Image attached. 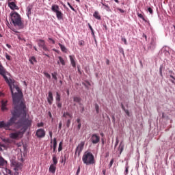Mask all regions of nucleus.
<instances>
[{
	"mask_svg": "<svg viewBox=\"0 0 175 175\" xmlns=\"http://www.w3.org/2000/svg\"><path fill=\"white\" fill-rule=\"evenodd\" d=\"M113 163H114V159H112L109 163V166L111 167L113 166Z\"/></svg>",
	"mask_w": 175,
	"mask_h": 175,
	"instance_id": "obj_45",
	"label": "nucleus"
},
{
	"mask_svg": "<svg viewBox=\"0 0 175 175\" xmlns=\"http://www.w3.org/2000/svg\"><path fill=\"white\" fill-rule=\"evenodd\" d=\"M66 116L70 117V118H72V114H70V113L69 112H64L63 114V117H64L65 118H66Z\"/></svg>",
	"mask_w": 175,
	"mask_h": 175,
	"instance_id": "obj_32",
	"label": "nucleus"
},
{
	"mask_svg": "<svg viewBox=\"0 0 175 175\" xmlns=\"http://www.w3.org/2000/svg\"><path fill=\"white\" fill-rule=\"evenodd\" d=\"M48 114H49L50 118H53V115L51 114V112L49 111Z\"/></svg>",
	"mask_w": 175,
	"mask_h": 175,
	"instance_id": "obj_61",
	"label": "nucleus"
},
{
	"mask_svg": "<svg viewBox=\"0 0 175 175\" xmlns=\"http://www.w3.org/2000/svg\"><path fill=\"white\" fill-rule=\"evenodd\" d=\"M10 18L14 27H17L19 29L24 28V23L21 20V16L18 13L16 12H11Z\"/></svg>",
	"mask_w": 175,
	"mask_h": 175,
	"instance_id": "obj_2",
	"label": "nucleus"
},
{
	"mask_svg": "<svg viewBox=\"0 0 175 175\" xmlns=\"http://www.w3.org/2000/svg\"><path fill=\"white\" fill-rule=\"evenodd\" d=\"M51 10L53 13H55L56 17L57 20H63L64 19V14L61 10H59V6L56 4H53L51 7Z\"/></svg>",
	"mask_w": 175,
	"mask_h": 175,
	"instance_id": "obj_4",
	"label": "nucleus"
},
{
	"mask_svg": "<svg viewBox=\"0 0 175 175\" xmlns=\"http://www.w3.org/2000/svg\"><path fill=\"white\" fill-rule=\"evenodd\" d=\"M58 45L59 46V47H60L62 51H63V53H66L68 51V49H66L65 45H63L61 43H59Z\"/></svg>",
	"mask_w": 175,
	"mask_h": 175,
	"instance_id": "obj_20",
	"label": "nucleus"
},
{
	"mask_svg": "<svg viewBox=\"0 0 175 175\" xmlns=\"http://www.w3.org/2000/svg\"><path fill=\"white\" fill-rule=\"evenodd\" d=\"M8 6L9 8H10V9H12V10H18V6H17V5H16V3H14V1H12L11 3H8Z\"/></svg>",
	"mask_w": 175,
	"mask_h": 175,
	"instance_id": "obj_11",
	"label": "nucleus"
},
{
	"mask_svg": "<svg viewBox=\"0 0 175 175\" xmlns=\"http://www.w3.org/2000/svg\"><path fill=\"white\" fill-rule=\"evenodd\" d=\"M118 150L120 151V154L121 155V154H122V152L124 151V144H122V142H120Z\"/></svg>",
	"mask_w": 175,
	"mask_h": 175,
	"instance_id": "obj_24",
	"label": "nucleus"
},
{
	"mask_svg": "<svg viewBox=\"0 0 175 175\" xmlns=\"http://www.w3.org/2000/svg\"><path fill=\"white\" fill-rule=\"evenodd\" d=\"M23 135H24L23 131L22 132V131H18L15 133H11L10 134V139H18V137H20V136H23Z\"/></svg>",
	"mask_w": 175,
	"mask_h": 175,
	"instance_id": "obj_7",
	"label": "nucleus"
},
{
	"mask_svg": "<svg viewBox=\"0 0 175 175\" xmlns=\"http://www.w3.org/2000/svg\"><path fill=\"white\" fill-rule=\"evenodd\" d=\"M36 136L37 137H44L46 136V131L43 129H39L36 131Z\"/></svg>",
	"mask_w": 175,
	"mask_h": 175,
	"instance_id": "obj_9",
	"label": "nucleus"
},
{
	"mask_svg": "<svg viewBox=\"0 0 175 175\" xmlns=\"http://www.w3.org/2000/svg\"><path fill=\"white\" fill-rule=\"evenodd\" d=\"M93 16L95 17L96 20H100V15H99V12H98V11H96L94 13Z\"/></svg>",
	"mask_w": 175,
	"mask_h": 175,
	"instance_id": "obj_28",
	"label": "nucleus"
},
{
	"mask_svg": "<svg viewBox=\"0 0 175 175\" xmlns=\"http://www.w3.org/2000/svg\"><path fill=\"white\" fill-rule=\"evenodd\" d=\"M53 153L57 154V138L53 139Z\"/></svg>",
	"mask_w": 175,
	"mask_h": 175,
	"instance_id": "obj_15",
	"label": "nucleus"
},
{
	"mask_svg": "<svg viewBox=\"0 0 175 175\" xmlns=\"http://www.w3.org/2000/svg\"><path fill=\"white\" fill-rule=\"evenodd\" d=\"M18 39L19 40H24V42H25V38H21L20 37V36H18Z\"/></svg>",
	"mask_w": 175,
	"mask_h": 175,
	"instance_id": "obj_60",
	"label": "nucleus"
},
{
	"mask_svg": "<svg viewBox=\"0 0 175 175\" xmlns=\"http://www.w3.org/2000/svg\"><path fill=\"white\" fill-rule=\"evenodd\" d=\"M46 44V42L43 40H38V46L40 47H43Z\"/></svg>",
	"mask_w": 175,
	"mask_h": 175,
	"instance_id": "obj_22",
	"label": "nucleus"
},
{
	"mask_svg": "<svg viewBox=\"0 0 175 175\" xmlns=\"http://www.w3.org/2000/svg\"><path fill=\"white\" fill-rule=\"evenodd\" d=\"M29 61L31 65H33L34 62H37L36 57L35 56H32L29 59Z\"/></svg>",
	"mask_w": 175,
	"mask_h": 175,
	"instance_id": "obj_25",
	"label": "nucleus"
},
{
	"mask_svg": "<svg viewBox=\"0 0 175 175\" xmlns=\"http://www.w3.org/2000/svg\"><path fill=\"white\" fill-rule=\"evenodd\" d=\"M49 40H51V42H52L53 44H55V41L53 38H49Z\"/></svg>",
	"mask_w": 175,
	"mask_h": 175,
	"instance_id": "obj_55",
	"label": "nucleus"
},
{
	"mask_svg": "<svg viewBox=\"0 0 175 175\" xmlns=\"http://www.w3.org/2000/svg\"><path fill=\"white\" fill-rule=\"evenodd\" d=\"M91 32H92V35L93 38H94V39H95V33H94V30L91 31Z\"/></svg>",
	"mask_w": 175,
	"mask_h": 175,
	"instance_id": "obj_62",
	"label": "nucleus"
},
{
	"mask_svg": "<svg viewBox=\"0 0 175 175\" xmlns=\"http://www.w3.org/2000/svg\"><path fill=\"white\" fill-rule=\"evenodd\" d=\"M5 171H6V173H8V174H12V171L10 170L6 169Z\"/></svg>",
	"mask_w": 175,
	"mask_h": 175,
	"instance_id": "obj_52",
	"label": "nucleus"
},
{
	"mask_svg": "<svg viewBox=\"0 0 175 175\" xmlns=\"http://www.w3.org/2000/svg\"><path fill=\"white\" fill-rule=\"evenodd\" d=\"M12 165L14 166V170H15V172H18V170L23 169V165L21 163L14 161L12 163Z\"/></svg>",
	"mask_w": 175,
	"mask_h": 175,
	"instance_id": "obj_10",
	"label": "nucleus"
},
{
	"mask_svg": "<svg viewBox=\"0 0 175 175\" xmlns=\"http://www.w3.org/2000/svg\"><path fill=\"white\" fill-rule=\"evenodd\" d=\"M70 61L71 62V65L73 68H76V61H75V55L69 56Z\"/></svg>",
	"mask_w": 175,
	"mask_h": 175,
	"instance_id": "obj_14",
	"label": "nucleus"
},
{
	"mask_svg": "<svg viewBox=\"0 0 175 175\" xmlns=\"http://www.w3.org/2000/svg\"><path fill=\"white\" fill-rule=\"evenodd\" d=\"M70 122H71V120L68 119L66 122V126L67 128H69V126H70Z\"/></svg>",
	"mask_w": 175,
	"mask_h": 175,
	"instance_id": "obj_39",
	"label": "nucleus"
},
{
	"mask_svg": "<svg viewBox=\"0 0 175 175\" xmlns=\"http://www.w3.org/2000/svg\"><path fill=\"white\" fill-rule=\"evenodd\" d=\"M43 125H44L43 122H40V123H38L37 126L38 128H40V127L43 126Z\"/></svg>",
	"mask_w": 175,
	"mask_h": 175,
	"instance_id": "obj_46",
	"label": "nucleus"
},
{
	"mask_svg": "<svg viewBox=\"0 0 175 175\" xmlns=\"http://www.w3.org/2000/svg\"><path fill=\"white\" fill-rule=\"evenodd\" d=\"M74 102H76L77 103H80V102H81V98L80 97H74Z\"/></svg>",
	"mask_w": 175,
	"mask_h": 175,
	"instance_id": "obj_31",
	"label": "nucleus"
},
{
	"mask_svg": "<svg viewBox=\"0 0 175 175\" xmlns=\"http://www.w3.org/2000/svg\"><path fill=\"white\" fill-rule=\"evenodd\" d=\"M44 75L45 76V77H46V79H49L50 80V79H51V75H50V74H49V72H44Z\"/></svg>",
	"mask_w": 175,
	"mask_h": 175,
	"instance_id": "obj_35",
	"label": "nucleus"
},
{
	"mask_svg": "<svg viewBox=\"0 0 175 175\" xmlns=\"http://www.w3.org/2000/svg\"><path fill=\"white\" fill-rule=\"evenodd\" d=\"M56 165H54L53 164H51L49 167V172L50 173H53L54 174V173H55V170L57 169V167H55Z\"/></svg>",
	"mask_w": 175,
	"mask_h": 175,
	"instance_id": "obj_18",
	"label": "nucleus"
},
{
	"mask_svg": "<svg viewBox=\"0 0 175 175\" xmlns=\"http://www.w3.org/2000/svg\"><path fill=\"white\" fill-rule=\"evenodd\" d=\"M148 12H149L150 14H152V13H154L152 8H151L150 7L148 8Z\"/></svg>",
	"mask_w": 175,
	"mask_h": 175,
	"instance_id": "obj_41",
	"label": "nucleus"
},
{
	"mask_svg": "<svg viewBox=\"0 0 175 175\" xmlns=\"http://www.w3.org/2000/svg\"><path fill=\"white\" fill-rule=\"evenodd\" d=\"M68 6L70 8L71 10H72L74 12L76 10L75 8L70 5V3H68Z\"/></svg>",
	"mask_w": 175,
	"mask_h": 175,
	"instance_id": "obj_50",
	"label": "nucleus"
},
{
	"mask_svg": "<svg viewBox=\"0 0 175 175\" xmlns=\"http://www.w3.org/2000/svg\"><path fill=\"white\" fill-rule=\"evenodd\" d=\"M4 70H5V68L2 66V64L0 62V75H3Z\"/></svg>",
	"mask_w": 175,
	"mask_h": 175,
	"instance_id": "obj_33",
	"label": "nucleus"
},
{
	"mask_svg": "<svg viewBox=\"0 0 175 175\" xmlns=\"http://www.w3.org/2000/svg\"><path fill=\"white\" fill-rule=\"evenodd\" d=\"M82 161L85 165H94L95 163V157L91 152H85L82 157Z\"/></svg>",
	"mask_w": 175,
	"mask_h": 175,
	"instance_id": "obj_3",
	"label": "nucleus"
},
{
	"mask_svg": "<svg viewBox=\"0 0 175 175\" xmlns=\"http://www.w3.org/2000/svg\"><path fill=\"white\" fill-rule=\"evenodd\" d=\"M129 171V166L128 165V163L126 164V170H125V173L126 174H128Z\"/></svg>",
	"mask_w": 175,
	"mask_h": 175,
	"instance_id": "obj_38",
	"label": "nucleus"
},
{
	"mask_svg": "<svg viewBox=\"0 0 175 175\" xmlns=\"http://www.w3.org/2000/svg\"><path fill=\"white\" fill-rule=\"evenodd\" d=\"M121 106H122V110H124V111L125 110H126V109H125V107L124 106V104H122Z\"/></svg>",
	"mask_w": 175,
	"mask_h": 175,
	"instance_id": "obj_63",
	"label": "nucleus"
},
{
	"mask_svg": "<svg viewBox=\"0 0 175 175\" xmlns=\"http://www.w3.org/2000/svg\"><path fill=\"white\" fill-rule=\"evenodd\" d=\"M155 46H157V42H155L154 40H152L150 42V46H149L148 49H150V50H154Z\"/></svg>",
	"mask_w": 175,
	"mask_h": 175,
	"instance_id": "obj_17",
	"label": "nucleus"
},
{
	"mask_svg": "<svg viewBox=\"0 0 175 175\" xmlns=\"http://www.w3.org/2000/svg\"><path fill=\"white\" fill-rule=\"evenodd\" d=\"M102 5L105 6V9L107 10V12H110V7H109V4L106 3L105 1H103Z\"/></svg>",
	"mask_w": 175,
	"mask_h": 175,
	"instance_id": "obj_26",
	"label": "nucleus"
},
{
	"mask_svg": "<svg viewBox=\"0 0 175 175\" xmlns=\"http://www.w3.org/2000/svg\"><path fill=\"white\" fill-rule=\"evenodd\" d=\"M77 122L78 124L77 125V129L79 131L81 129V118H77Z\"/></svg>",
	"mask_w": 175,
	"mask_h": 175,
	"instance_id": "obj_27",
	"label": "nucleus"
},
{
	"mask_svg": "<svg viewBox=\"0 0 175 175\" xmlns=\"http://www.w3.org/2000/svg\"><path fill=\"white\" fill-rule=\"evenodd\" d=\"M80 173V167H78L76 175H79Z\"/></svg>",
	"mask_w": 175,
	"mask_h": 175,
	"instance_id": "obj_58",
	"label": "nucleus"
},
{
	"mask_svg": "<svg viewBox=\"0 0 175 175\" xmlns=\"http://www.w3.org/2000/svg\"><path fill=\"white\" fill-rule=\"evenodd\" d=\"M57 102H61V94L58 93V92H56V97H55Z\"/></svg>",
	"mask_w": 175,
	"mask_h": 175,
	"instance_id": "obj_29",
	"label": "nucleus"
},
{
	"mask_svg": "<svg viewBox=\"0 0 175 175\" xmlns=\"http://www.w3.org/2000/svg\"><path fill=\"white\" fill-rule=\"evenodd\" d=\"M122 42H124V44H128V42H126V38H122Z\"/></svg>",
	"mask_w": 175,
	"mask_h": 175,
	"instance_id": "obj_44",
	"label": "nucleus"
},
{
	"mask_svg": "<svg viewBox=\"0 0 175 175\" xmlns=\"http://www.w3.org/2000/svg\"><path fill=\"white\" fill-rule=\"evenodd\" d=\"M5 58H6V59H8V61H10V55H5Z\"/></svg>",
	"mask_w": 175,
	"mask_h": 175,
	"instance_id": "obj_53",
	"label": "nucleus"
},
{
	"mask_svg": "<svg viewBox=\"0 0 175 175\" xmlns=\"http://www.w3.org/2000/svg\"><path fill=\"white\" fill-rule=\"evenodd\" d=\"M62 128V122H60L59 123V131H61Z\"/></svg>",
	"mask_w": 175,
	"mask_h": 175,
	"instance_id": "obj_51",
	"label": "nucleus"
},
{
	"mask_svg": "<svg viewBox=\"0 0 175 175\" xmlns=\"http://www.w3.org/2000/svg\"><path fill=\"white\" fill-rule=\"evenodd\" d=\"M49 40H51V42H52L53 44H55V41L53 38H49Z\"/></svg>",
	"mask_w": 175,
	"mask_h": 175,
	"instance_id": "obj_54",
	"label": "nucleus"
},
{
	"mask_svg": "<svg viewBox=\"0 0 175 175\" xmlns=\"http://www.w3.org/2000/svg\"><path fill=\"white\" fill-rule=\"evenodd\" d=\"M49 136H50L51 139H53V132L52 131H49Z\"/></svg>",
	"mask_w": 175,
	"mask_h": 175,
	"instance_id": "obj_57",
	"label": "nucleus"
},
{
	"mask_svg": "<svg viewBox=\"0 0 175 175\" xmlns=\"http://www.w3.org/2000/svg\"><path fill=\"white\" fill-rule=\"evenodd\" d=\"M118 10H119V12H120V13H125V11L122 9L118 8Z\"/></svg>",
	"mask_w": 175,
	"mask_h": 175,
	"instance_id": "obj_56",
	"label": "nucleus"
},
{
	"mask_svg": "<svg viewBox=\"0 0 175 175\" xmlns=\"http://www.w3.org/2000/svg\"><path fill=\"white\" fill-rule=\"evenodd\" d=\"M57 72L52 73V77L53 79H54V80H55V81H58V77H57Z\"/></svg>",
	"mask_w": 175,
	"mask_h": 175,
	"instance_id": "obj_34",
	"label": "nucleus"
},
{
	"mask_svg": "<svg viewBox=\"0 0 175 175\" xmlns=\"http://www.w3.org/2000/svg\"><path fill=\"white\" fill-rule=\"evenodd\" d=\"M84 40H80L79 41V46H84Z\"/></svg>",
	"mask_w": 175,
	"mask_h": 175,
	"instance_id": "obj_43",
	"label": "nucleus"
},
{
	"mask_svg": "<svg viewBox=\"0 0 175 175\" xmlns=\"http://www.w3.org/2000/svg\"><path fill=\"white\" fill-rule=\"evenodd\" d=\"M56 105L59 109H61V107H62V103H61L59 101H57Z\"/></svg>",
	"mask_w": 175,
	"mask_h": 175,
	"instance_id": "obj_37",
	"label": "nucleus"
},
{
	"mask_svg": "<svg viewBox=\"0 0 175 175\" xmlns=\"http://www.w3.org/2000/svg\"><path fill=\"white\" fill-rule=\"evenodd\" d=\"M42 49L44 51H47L49 49H47V46H46V44L43 46H42Z\"/></svg>",
	"mask_w": 175,
	"mask_h": 175,
	"instance_id": "obj_48",
	"label": "nucleus"
},
{
	"mask_svg": "<svg viewBox=\"0 0 175 175\" xmlns=\"http://www.w3.org/2000/svg\"><path fill=\"white\" fill-rule=\"evenodd\" d=\"M47 100H48V103H49V105H53V100H54V98L53 97V92H49Z\"/></svg>",
	"mask_w": 175,
	"mask_h": 175,
	"instance_id": "obj_12",
	"label": "nucleus"
},
{
	"mask_svg": "<svg viewBox=\"0 0 175 175\" xmlns=\"http://www.w3.org/2000/svg\"><path fill=\"white\" fill-rule=\"evenodd\" d=\"M162 69H163V66H161L159 68V72H160L161 76H162Z\"/></svg>",
	"mask_w": 175,
	"mask_h": 175,
	"instance_id": "obj_49",
	"label": "nucleus"
},
{
	"mask_svg": "<svg viewBox=\"0 0 175 175\" xmlns=\"http://www.w3.org/2000/svg\"><path fill=\"white\" fill-rule=\"evenodd\" d=\"M31 124H32V121L28 119H26L22 121V125L23 126V129H24L23 133L24 132H25V131H27V129H28V128H29V126H31Z\"/></svg>",
	"mask_w": 175,
	"mask_h": 175,
	"instance_id": "obj_6",
	"label": "nucleus"
},
{
	"mask_svg": "<svg viewBox=\"0 0 175 175\" xmlns=\"http://www.w3.org/2000/svg\"><path fill=\"white\" fill-rule=\"evenodd\" d=\"M137 16L139 18H142L143 20V21H145V23H147V20H146V18H144V16H143V14L137 12Z\"/></svg>",
	"mask_w": 175,
	"mask_h": 175,
	"instance_id": "obj_30",
	"label": "nucleus"
},
{
	"mask_svg": "<svg viewBox=\"0 0 175 175\" xmlns=\"http://www.w3.org/2000/svg\"><path fill=\"white\" fill-rule=\"evenodd\" d=\"M106 64L107 65H110V60H109V59H106Z\"/></svg>",
	"mask_w": 175,
	"mask_h": 175,
	"instance_id": "obj_59",
	"label": "nucleus"
},
{
	"mask_svg": "<svg viewBox=\"0 0 175 175\" xmlns=\"http://www.w3.org/2000/svg\"><path fill=\"white\" fill-rule=\"evenodd\" d=\"M7 162L3 159V158L0 157V167H3L6 165Z\"/></svg>",
	"mask_w": 175,
	"mask_h": 175,
	"instance_id": "obj_21",
	"label": "nucleus"
},
{
	"mask_svg": "<svg viewBox=\"0 0 175 175\" xmlns=\"http://www.w3.org/2000/svg\"><path fill=\"white\" fill-rule=\"evenodd\" d=\"M90 140L92 144H98L100 142V137L97 134H92Z\"/></svg>",
	"mask_w": 175,
	"mask_h": 175,
	"instance_id": "obj_8",
	"label": "nucleus"
},
{
	"mask_svg": "<svg viewBox=\"0 0 175 175\" xmlns=\"http://www.w3.org/2000/svg\"><path fill=\"white\" fill-rule=\"evenodd\" d=\"M5 73V71L4 70L3 74L0 75L3 76L4 80H5L10 88L12 95L14 108L11 111L12 116L7 122H5L4 121L0 122V128H5L6 131H12V132H16V129H12L10 127L13 126V125H17V123H16L17 118L27 116V111H25L26 106L25 103L21 100L23 98V92H21L18 85H16V81L14 79H9Z\"/></svg>",
	"mask_w": 175,
	"mask_h": 175,
	"instance_id": "obj_1",
	"label": "nucleus"
},
{
	"mask_svg": "<svg viewBox=\"0 0 175 175\" xmlns=\"http://www.w3.org/2000/svg\"><path fill=\"white\" fill-rule=\"evenodd\" d=\"M32 5H29L27 8L26 12H27V16L28 17V18H29V15L32 14Z\"/></svg>",
	"mask_w": 175,
	"mask_h": 175,
	"instance_id": "obj_16",
	"label": "nucleus"
},
{
	"mask_svg": "<svg viewBox=\"0 0 175 175\" xmlns=\"http://www.w3.org/2000/svg\"><path fill=\"white\" fill-rule=\"evenodd\" d=\"M85 144V142L82 141L79 144L78 146L77 147L75 152V158L78 155V157H80V154H81V151L84 150V146Z\"/></svg>",
	"mask_w": 175,
	"mask_h": 175,
	"instance_id": "obj_5",
	"label": "nucleus"
},
{
	"mask_svg": "<svg viewBox=\"0 0 175 175\" xmlns=\"http://www.w3.org/2000/svg\"><path fill=\"white\" fill-rule=\"evenodd\" d=\"M58 151H59V152L60 151H62V142H61L59 144Z\"/></svg>",
	"mask_w": 175,
	"mask_h": 175,
	"instance_id": "obj_36",
	"label": "nucleus"
},
{
	"mask_svg": "<svg viewBox=\"0 0 175 175\" xmlns=\"http://www.w3.org/2000/svg\"><path fill=\"white\" fill-rule=\"evenodd\" d=\"M58 59L59 61V62H57L58 65H59V64H61L63 65V66H64V65H65V60H64V58H62V57H61V56H59L58 57Z\"/></svg>",
	"mask_w": 175,
	"mask_h": 175,
	"instance_id": "obj_23",
	"label": "nucleus"
},
{
	"mask_svg": "<svg viewBox=\"0 0 175 175\" xmlns=\"http://www.w3.org/2000/svg\"><path fill=\"white\" fill-rule=\"evenodd\" d=\"M26 46L29 47V49H31V47H32V44H27Z\"/></svg>",
	"mask_w": 175,
	"mask_h": 175,
	"instance_id": "obj_64",
	"label": "nucleus"
},
{
	"mask_svg": "<svg viewBox=\"0 0 175 175\" xmlns=\"http://www.w3.org/2000/svg\"><path fill=\"white\" fill-rule=\"evenodd\" d=\"M118 143H120V141L118 140V138H116V144H115V148L118 146Z\"/></svg>",
	"mask_w": 175,
	"mask_h": 175,
	"instance_id": "obj_47",
	"label": "nucleus"
},
{
	"mask_svg": "<svg viewBox=\"0 0 175 175\" xmlns=\"http://www.w3.org/2000/svg\"><path fill=\"white\" fill-rule=\"evenodd\" d=\"M95 109H96V113H99V105H98L97 104H96V105H95Z\"/></svg>",
	"mask_w": 175,
	"mask_h": 175,
	"instance_id": "obj_42",
	"label": "nucleus"
},
{
	"mask_svg": "<svg viewBox=\"0 0 175 175\" xmlns=\"http://www.w3.org/2000/svg\"><path fill=\"white\" fill-rule=\"evenodd\" d=\"M52 157H53L52 161L53 162L52 165L57 166V163H58V159H57V156L55 155V154H53Z\"/></svg>",
	"mask_w": 175,
	"mask_h": 175,
	"instance_id": "obj_19",
	"label": "nucleus"
},
{
	"mask_svg": "<svg viewBox=\"0 0 175 175\" xmlns=\"http://www.w3.org/2000/svg\"><path fill=\"white\" fill-rule=\"evenodd\" d=\"M124 113L128 116V117H131V113H129L128 109H124Z\"/></svg>",
	"mask_w": 175,
	"mask_h": 175,
	"instance_id": "obj_40",
	"label": "nucleus"
},
{
	"mask_svg": "<svg viewBox=\"0 0 175 175\" xmlns=\"http://www.w3.org/2000/svg\"><path fill=\"white\" fill-rule=\"evenodd\" d=\"M8 105V100H2L1 101V110L2 111H5V110H8V108L6 107Z\"/></svg>",
	"mask_w": 175,
	"mask_h": 175,
	"instance_id": "obj_13",
	"label": "nucleus"
}]
</instances>
